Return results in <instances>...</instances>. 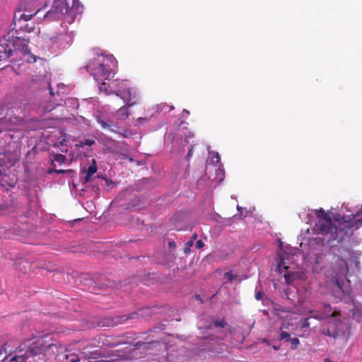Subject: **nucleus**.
Wrapping results in <instances>:
<instances>
[{
    "label": "nucleus",
    "instance_id": "nucleus-11",
    "mask_svg": "<svg viewBox=\"0 0 362 362\" xmlns=\"http://www.w3.org/2000/svg\"><path fill=\"white\" fill-rule=\"evenodd\" d=\"M16 179L9 178L4 174V169L2 168L1 160H0V184L2 187L8 189L9 187H13L16 185Z\"/></svg>",
    "mask_w": 362,
    "mask_h": 362
},
{
    "label": "nucleus",
    "instance_id": "nucleus-8",
    "mask_svg": "<svg viewBox=\"0 0 362 362\" xmlns=\"http://www.w3.org/2000/svg\"><path fill=\"white\" fill-rule=\"evenodd\" d=\"M72 8L69 6L67 0L54 1L51 9L45 15L46 18L61 19L66 15H69L72 12Z\"/></svg>",
    "mask_w": 362,
    "mask_h": 362
},
{
    "label": "nucleus",
    "instance_id": "nucleus-27",
    "mask_svg": "<svg viewBox=\"0 0 362 362\" xmlns=\"http://www.w3.org/2000/svg\"><path fill=\"white\" fill-rule=\"evenodd\" d=\"M348 206H349L348 204H343V205L341 206V210L345 209L346 211L352 212L351 210L349 209Z\"/></svg>",
    "mask_w": 362,
    "mask_h": 362
},
{
    "label": "nucleus",
    "instance_id": "nucleus-32",
    "mask_svg": "<svg viewBox=\"0 0 362 362\" xmlns=\"http://www.w3.org/2000/svg\"><path fill=\"white\" fill-rule=\"evenodd\" d=\"M194 245V242L192 240H189L186 243L185 245L188 247H192Z\"/></svg>",
    "mask_w": 362,
    "mask_h": 362
},
{
    "label": "nucleus",
    "instance_id": "nucleus-34",
    "mask_svg": "<svg viewBox=\"0 0 362 362\" xmlns=\"http://www.w3.org/2000/svg\"><path fill=\"white\" fill-rule=\"evenodd\" d=\"M323 362H337L335 361L332 360L331 358L327 357L323 359Z\"/></svg>",
    "mask_w": 362,
    "mask_h": 362
},
{
    "label": "nucleus",
    "instance_id": "nucleus-4",
    "mask_svg": "<svg viewBox=\"0 0 362 362\" xmlns=\"http://www.w3.org/2000/svg\"><path fill=\"white\" fill-rule=\"evenodd\" d=\"M109 91L108 94L114 93L117 96L119 97L127 105V107H132L136 104L139 95L135 88L127 86L123 81H112L107 86Z\"/></svg>",
    "mask_w": 362,
    "mask_h": 362
},
{
    "label": "nucleus",
    "instance_id": "nucleus-38",
    "mask_svg": "<svg viewBox=\"0 0 362 362\" xmlns=\"http://www.w3.org/2000/svg\"><path fill=\"white\" fill-rule=\"evenodd\" d=\"M185 114L188 115L189 114V112L188 110H184L183 112H182V115L184 116Z\"/></svg>",
    "mask_w": 362,
    "mask_h": 362
},
{
    "label": "nucleus",
    "instance_id": "nucleus-30",
    "mask_svg": "<svg viewBox=\"0 0 362 362\" xmlns=\"http://www.w3.org/2000/svg\"><path fill=\"white\" fill-rule=\"evenodd\" d=\"M190 248H191L190 247L185 245V247H184V250H183L184 253L188 254L190 252Z\"/></svg>",
    "mask_w": 362,
    "mask_h": 362
},
{
    "label": "nucleus",
    "instance_id": "nucleus-28",
    "mask_svg": "<svg viewBox=\"0 0 362 362\" xmlns=\"http://www.w3.org/2000/svg\"><path fill=\"white\" fill-rule=\"evenodd\" d=\"M298 302L300 305H303L305 302V297H300Z\"/></svg>",
    "mask_w": 362,
    "mask_h": 362
},
{
    "label": "nucleus",
    "instance_id": "nucleus-5",
    "mask_svg": "<svg viewBox=\"0 0 362 362\" xmlns=\"http://www.w3.org/2000/svg\"><path fill=\"white\" fill-rule=\"evenodd\" d=\"M348 272L347 262L341 259L337 268L332 274L331 283L334 287V291L337 293L339 298L341 300V295H348L349 293V287L346 288L342 284L343 279L346 277Z\"/></svg>",
    "mask_w": 362,
    "mask_h": 362
},
{
    "label": "nucleus",
    "instance_id": "nucleus-40",
    "mask_svg": "<svg viewBox=\"0 0 362 362\" xmlns=\"http://www.w3.org/2000/svg\"><path fill=\"white\" fill-rule=\"evenodd\" d=\"M238 210L241 212V210L243 209L242 207H240L239 206H237Z\"/></svg>",
    "mask_w": 362,
    "mask_h": 362
},
{
    "label": "nucleus",
    "instance_id": "nucleus-24",
    "mask_svg": "<svg viewBox=\"0 0 362 362\" xmlns=\"http://www.w3.org/2000/svg\"><path fill=\"white\" fill-rule=\"evenodd\" d=\"M262 298V293L260 291H256L255 293V298L257 300H261Z\"/></svg>",
    "mask_w": 362,
    "mask_h": 362
},
{
    "label": "nucleus",
    "instance_id": "nucleus-45",
    "mask_svg": "<svg viewBox=\"0 0 362 362\" xmlns=\"http://www.w3.org/2000/svg\"><path fill=\"white\" fill-rule=\"evenodd\" d=\"M173 109H174V107H173V106H170V110H173Z\"/></svg>",
    "mask_w": 362,
    "mask_h": 362
},
{
    "label": "nucleus",
    "instance_id": "nucleus-37",
    "mask_svg": "<svg viewBox=\"0 0 362 362\" xmlns=\"http://www.w3.org/2000/svg\"><path fill=\"white\" fill-rule=\"evenodd\" d=\"M192 148H191V149H189V152H188V153H187V158L191 157V156H192Z\"/></svg>",
    "mask_w": 362,
    "mask_h": 362
},
{
    "label": "nucleus",
    "instance_id": "nucleus-17",
    "mask_svg": "<svg viewBox=\"0 0 362 362\" xmlns=\"http://www.w3.org/2000/svg\"><path fill=\"white\" fill-rule=\"evenodd\" d=\"M66 160V156L62 154H55L53 156L52 161L57 162L59 163H63Z\"/></svg>",
    "mask_w": 362,
    "mask_h": 362
},
{
    "label": "nucleus",
    "instance_id": "nucleus-29",
    "mask_svg": "<svg viewBox=\"0 0 362 362\" xmlns=\"http://www.w3.org/2000/svg\"><path fill=\"white\" fill-rule=\"evenodd\" d=\"M55 172L57 173V174H63V173H65L66 172H71L70 170H56Z\"/></svg>",
    "mask_w": 362,
    "mask_h": 362
},
{
    "label": "nucleus",
    "instance_id": "nucleus-41",
    "mask_svg": "<svg viewBox=\"0 0 362 362\" xmlns=\"http://www.w3.org/2000/svg\"><path fill=\"white\" fill-rule=\"evenodd\" d=\"M45 110H46V111H51V110H52V109H51V108L46 107V108H45Z\"/></svg>",
    "mask_w": 362,
    "mask_h": 362
},
{
    "label": "nucleus",
    "instance_id": "nucleus-36",
    "mask_svg": "<svg viewBox=\"0 0 362 362\" xmlns=\"http://www.w3.org/2000/svg\"><path fill=\"white\" fill-rule=\"evenodd\" d=\"M197 238V233H194V234L192 235V237H191V238H190V240H192V241L194 242Z\"/></svg>",
    "mask_w": 362,
    "mask_h": 362
},
{
    "label": "nucleus",
    "instance_id": "nucleus-21",
    "mask_svg": "<svg viewBox=\"0 0 362 362\" xmlns=\"http://www.w3.org/2000/svg\"><path fill=\"white\" fill-rule=\"evenodd\" d=\"M225 277L228 281H232L236 278V276H235L232 272H228L225 274Z\"/></svg>",
    "mask_w": 362,
    "mask_h": 362
},
{
    "label": "nucleus",
    "instance_id": "nucleus-25",
    "mask_svg": "<svg viewBox=\"0 0 362 362\" xmlns=\"http://www.w3.org/2000/svg\"><path fill=\"white\" fill-rule=\"evenodd\" d=\"M167 105H163V104H161V105H159L157 106V112H161L163 110V109L165 107H166Z\"/></svg>",
    "mask_w": 362,
    "mask_h": 362
},
{
    "label": "nucleus",
    "instance_id": "nucleus-6",
    "mask_svg": "<svg viewBox=\"0 0 362 362\" xmlns=\"http://www.w3.org/2000/svg\"><path fill=\"white\" fill-rule=\"evenodd\" d=\"M25 46V41L18 37H8L1 39L0 40V61L13 56L21 47L23 50Z\"/></svg>",
    "mask_w": 362,
    "mask_h": 362
},
{
    "label": "nucleus",
    "instance_id": "nucleus-3",
    "mask_svg": "<svg viewBox=\"0 0 362 362\" xmlns=\"http://www.w3.org/2000/svg\"><path fill=\"white\" fill-rule=\"evenodd\" d=\"M310 317L320 320L327 319L329 326L327 329H323L322 333L334 338L344 334L349 327L346 317L341 320L340 313L329 305H325L322 313L313 314Z\"/></svg>",
    "mask_w": 362,
    "mask_h": 362
},
{
    "label": "nucleus",
    "instance_id": "nucleus-1",
    "mask_svg": "<svg viewBox=\"0 0 362 362\" xmlns=\"http://www.w3.org/2000/svg\"><path fill=\"white\" fill-rule=\"evenodd\" d=\"M317 216L315 230L324 236L322 241L329 243L332 240L341 241L351 230L362 226V206L360 210L350 215L328 211L322 209L311 211Z\"/></svg>",
    "mask_w": 362,
    "mask_h": 362
},
{
    "label": "nucleus",
    "instance_id": "nucleus-46",
    "mask_svg": "<svg viewBox=\"0 0 362 362\" xmlns=\"http://www.w3.org/2000/svg\"><path fill=\"white\" fill-rule=\"evenodd\" d=\"M49 93H50V94H51V95H53V94H54V93H53V92L52 91V89H51V88H50V92H49Z\"/></svg>",
    "mask_w": 362,
    "mask_h": 362
},
{
    "label": "nucleus",
    "instance_id": "nucleus-31",
    "mask_svg": "<svg viewBox=\"0 0 362 362\" xmlns=\"http://www.w3.org/2000/svg\"><path fill=\"white\" fill-rule=\"evenodd\" d=\"M215 158H216V160L215 162L217 163H219L220 162V156L218 155V153H215Z\"/></svg>",
    "mask_w": 362,
    "mask_h": 362
},
{
    "label": "nucleus",
    "instance_id": "nucleus-18",
    "mask_svg": "<svg viewBox=\"0 0 362 362\" xmlns=\"http://www.w3.org/2000/svg\"><path fill=\"white\" fill-rule=\"evenodd\" d=\"M291 341V349H296L297 348V346L299 344V340L298 338H291V339L289 340Z\"/></svg>",
    "mask_w": 362,
    "mask_h": 362
},
{
    "label": "nucleus",
    "instance_id": "nucleus-47",
    "mask_svg": "<svg viewBox=\"0 0 362 362\" xmlns=\"http://www.w3.org/2000/svg\"><path fill=\"white\" fill-rule=\"evenodd\" d=\"M33 59H34V62H35V61H36V59H35V57H33Z\"/></svg>",
    "mask_w": 362,
    "mask_h": 362
},
{
    "label": "nucleus",
    "instance_id": "nucleus-15",
    "mask_svg": "<svg viewBox=\"0 0 362 362\" xmlns=\"http://www.w3.org/2000/svg\"><path fill=\"white\" fill-rule=\"evenodd\" d=\"M94 144H95V140H93L92 139H86L83 141H79L78 144H76V146L77 148H83L86 146H90Z\"/></svg>",
    "mask_w": 362,
    "mask_h": 362
},
{
    "label": "nucleus",
    "instance_id": "nucleus-23",
    "mask_svg": "<svg viewBox=\"0 0 362 362\" xmlns=\"http://www.w3.org/2000/svg\"><path fill=\"white\" fill-rule=\"evenodd\" d=\"M204 243H203V241L202 240H199L197 241L196 247L197 249H202L204 247Z\"/></svg>",
    "mask_w": 362,
    "mask_h": 362
},
{
    "label": "nucleus",
    "instance_id": "nucleus-7",
    "mask_svg": "<svg viewBox=\"0 0 362 362\" xmlns=\"http://www.w3.org/2000/svg\"><path fill=\"white\" fill-rule=\"evenodd\" d=\"M44 350L42 339H38L28 346L21 344L17 350L18 354L11 359V362H25L30 356H36Z\"/></svg>",
    "mask_w": 362,
    "mask_h": 362
},
{
    "label": "nucleus",
    "instance_id": "nucleus-16",
    "mask_svg": "<svg viewBox=\"0 0 362 362\" xmlns=\"http://www.w3.org/2000/svg\"><path fill=\"white\" fill-rule=\"evenodd\" d=\"M40 10L38 9L37 11H36L34 13H30V12H28V13H21L19 16V19H22V20H24L25 21L31 19V18L35 15Z\"/></svg>",
    "mask_w": 362,
    "mask_h": 362
},
{
    "label": "nucleus",
    "instance_id": "nucleus-19",
    "mask_svg": "<svg viewBox=\"0 0 362 362\" xmlns=\"http://www.w3.org/2000/svg\"><path fill=\"white\" fill-rule=\"evenodd\" d=\"M97 122L99 124H100L101 127L103 129H108L110 127V125L100 117L97 118Z\"/></svg>",
    "mask_w": 362,
    "mask_h": 362
},
{
    "label": "nucleus",
    "instance_id": "nucleus-44",
    "mask_svg": "<svg viewBox=\"0 0 362 362\" xmlns=\"http://www.w3.org/2000/svg\"><path fill=\"white\" fill-rule=\"evenodd\" d=\"M274 349L275 350H278V349H279V347H278V346H274Z\"/></svg>",
    "mask_w": 362,
    "mask_h": 362
},
{
    "label": "nucleus",
    "instance_id": "nucleus-13",
    "mask_svg": "<svg viewBox=\"0 0 362 362\" xmlns=\"http://www.w3.org/2000/svg\"><path fill=\"white\" fill-rule=\"evenodd\" d=\"M97 172L96 161L95 159H92V164L88 167L86 173V177L84 178V182H87L90 180V177L93 174Z\"/></svg>",
    "mask_w": 362,
    "mask_h": 362
},
{
    "label": "nucleus",
    "instance_id": "nucleus-39",
    "mask_svg": "<svg viewBox=\"0 0 362 362\" xmlns=\"http://www.w3.org/2000/svg\"><path fill=\"white\" fill-rule=\"evenodd\" d=\"M79 360L78 358H74L70 361V362H78Z\"/></svg>",
    "mask_w": 362,
    "mask_h": 362
},
{
    "label": "nucleus",
    "instance_id": "nucleus-14",
    "mask_svg": "<svg viewBox=\"0 0 362 362\" xmlns=\"http://www.w3.org/2000/svg\"><path fill=\"white\" fill-rule=\"evenodd\" d=\"M352 316L358 320L362 318V305H354L352 309Z\"/></svg>",
    "mask_w": 362,
    "mask_h": 362
},
{
    "label": "nucleus",
    "instance_id": "nucleus-20",
    "mask_svg": "<svg viewBox=\"0 0 362 362\" xmlns=\"http://www.w3.org/2000/svg\"><path fill=\"white\" fill-rule=\"evenodd\" d=\"M280 339H285L286 341H289L291 339L290 334L284 331H282L280 334Z\"/></svg>",
    "mask_w": 362,
    "mask_h": 362
},
{
    "label": "nucleus",
    "instance_id": "nucleus-33",
    "mask_svg": "<svg viewBox=\"0 0 362 362\" xmlns=\"http://www.w3.org/2000/svg\"><path fill=\"white\" fill-rule=\"evenodd\" d=\"M137 121H138V122L140 124V123H141L142 122H146V121H147V119H146V118H145V117H139V118H138Z\"/></svg>",
    "mask_w": 362,
    "mask_h": 362
},
{
    "label": "nucleus",
    "instance_id": "nucleus-9",
    "mask_svg": "<svg viewBox=\"0 0 362 362\" xmlns=\"http://www.w3.org/2000/svg\"><path fill=\"white\" fill-rule=\"evenodd\" d=\"M279 262L278 263V269L280 273L284 272V276L285 278L286 283L287 284H292L296 279H301L303 275L298 272H291L288 270L289 267L288 266V256L287 257H284V254L282 250L279 253Z\"/></svg>",
    "mask_w": 362,
    "mask_h": 362
},
{
    "label": "nucleus",
    "instance_id": "nucleus-10",
    "mask_svg": "<svg viewBox=\"0 0 362 362\" xmlns=\"http://www.w3.org/2000/svg\"><path fill=\"white\" fill-rule=\"evenodd\" d=\"M74 34L72 32L60 33L57 36L50 38V41L53 44H56L57 47L66 48L69 47L73 42Z\"/></svg>",
    "mask_w": 362,
    "mask_h": 362
},
{
    "label": "nucleus",
    "instance_id": "nucleus-2",
    "mask_svg": "<svg viewBox=\"0 0 362 362\" xmlns=\"http://www.w3.org/2000/svg\"><path fill=\"white\" fill-rule=\"evenodd\" d=\"M117 62L112 55L98 54L86 65L87 71L97 81L100 91L109 93L107 86L105 81L110 80L113 76V69Z\"/></svg>",
    "mask_w": 362,
    "mask_h": 362
},
{
    "label": "nucleus",
    "instance_id": "nucleus-35",
    "mask_svg": "<svg viewBox=\"0 0 362 362\" xmlns=\"http://www.w3.org/2000/svg\"><path fill=\"white\" fill-rule=\"evenodd\" d=\"M168 245H169V247H171V248H173L175 247V243L173 242V241H170L168 243Z\"/></svg>",
    "mask_w": 362,
    "mask_h": 362
},
{
    "label": "nucleus",
    "instance_id": "nucleus-43",
    "mask_svg": "<svg viewBox=\"0 0 362 362\" xmlns=\"http://www.w3.org/2000/svg\"><path fill=\"white\" fill-rule=\"evenodd\" d=\"M70 2H71L72 5L74 4V0H69Z\"/></svg>",
    "mask_w": 362,
    "mask_h": 362
},
{
    "label": "nucleus",
    "instance_id": "nucleus-12",
    "mask_svg": "<svg viewBox=\"0 0 362 362\" xmlns=\"http://www.w3.org/2000/svg\"><path fill=\"white\" fill-rule=\"evenodd\" d=\"M129 107H127V104L120 107L115 114L117 119L120 120H124L127 119L129 115V112L128 111Z\"/></svg>",
    "mask_w": 362,
    "mask_h": 362
},
{
    "label": "nucleus",
    "instance_id": "nucleus-48",
    "mask_svg": "<svg viewBox=\"0 0 362 362\" xmlns=\"http://www.w3.org/2000/svg\"><path fill=\"white\" fill-rule=\"evenodd\" d=\"M2 132V129L0 128V133Z\"/></svg>",
    "mask_w": 362,
    "mask_h": 362
},
{
    "label": "nucleus",
    "instance_id": "nucleus-26",
    "mask_svg": "<svg viewBox=\"0 0 362 362\" xmlns=\"http://www.w3.org/2000/svg\"><path fill=\"white\" fill-rule=\"evenodd\" d=\"M308 320L309 318H307V319H305L303 325H302V327H309L310 325V323L308 322Z\"/></svg>",
    "mask_w": 362,
    "mask_h": 362
},
{
    "label": "nucleus",
    "instance_id": "nucleus-42",
    "mask_svg": "<svg viewBox=\"0 0 362 362\" xmlns=\"http://www.w3.org/2000/svg\"><path fill=\"white\" fill-rule=\"evenodd\" d=\"M195 297H196V298H197V299H198V300H199V299H200V298H199V295L195 296Z\"/></svg>",
    "mask_w": 362,
    "mask_h": 362
},
{
    "label": "nucleus",
    "instance_id": "nucleus-22",
    "mask_svg": "<svg viewBox=\"0 0 362 362\" xmlns=\"http://www.w3.org/2000/svg\"><path fill=\"white\" fill-rule=\"evenodd\" d=\"M211 326H214L215 327L222 328L225 326V322L223 321H221V322L215 321L211 325H209V327H211Z\"/></svg>",
    "mask_w": 362,
    "mask_h": 362
}]
</instances>
